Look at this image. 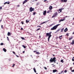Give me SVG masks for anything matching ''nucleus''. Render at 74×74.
I'll list each match as a JSON object with an SVG mask.
<instances>
[{
  "label": "nucleus",
  "mask_w": 74,
  "mask_h": 74,
  "mask_svg": "<svg viewBox=\"0 0 74 74\" xmlns=\"http://www.w3.org/2000/svg\"><path fill=\"white\" fill-rule=\"evenodd\" d=\"M72 70V68H71V70Z\"/></svg>",
  "instance_id": "53"
},
{
  "label": "nucleus",
  "mask_w": 74,
  "mask_h": 74,
  "mask_svg": "<svg viewBox=\"0 0 74 74\" xmlns=\"http://www.w3.org/2000/svg\"><path fill=\"white\" fill-rule=\"evenodd\" d=\"M14 66H15V64H13V65L12 66V67H14Z\"/></svg>",
  "instance_id": "36"
},
{
  "label": "nucleus",
  "mask_w": 74,
  "mask_h": 74,
  "mask_svg": "<svg viewBox=\"0 0 74 74\" xmlns=\"http://www.w3.org/2000/svg\"><path fill=\"white\" fill-rule=\"evenodd\" d=\"M73 19H74V17L73 18Z\"/></svg>",
  "instance_id": "63"
},
{
  "label": "nucleus",
  "mask_w": 74,
  "mask_h": 74,
  "mask_svg": "<svg viewBox=\"0 0 74 74\" xmlns=\"http://www.w3.org/2000/svg\"><path fill=\"white\" fill-rule=\"evenodd\" d=\"M0 10H2V7H0Z\"/></svg>",
  "instance_id": "42"
},
{
  "label": "nucleus",
  "mask_w": 74,
  "mask_h": 74,
  "mask_svg": "<svg viewBox=\"0 0 74 74\" xmlns=\"http://www.w3.org/2000/svg\"><path fill=\"white\" fill-rule=\"evenodd\" d=\"M2 21V19H1L0 20V22H1V21Z\"/></svg>",
  "instance_id": "49"
},
{
  "label": "nucleus",
  "mask_w": 74,
  "mask_h": 74,
  "mask_svg": "<svg viewBox=\"0 0 74 74\" xmlns=\"http://www.w3.org/2000/svg\"><path fill=\"white\" fill-rule=\"evenodd\" d=\"M34 8H32V7H31L29 9V11L30 12H32L33 11H34Z\"/></svg>",
  "instance_id": "5"
},
{
  "label": "nucleus",
  "mask_w": 74,
  "mask_h": 74,
  "mask_svg": "<svg viewBox=\"0 0 74 74\" xmlns=\"http://www.w3.org/2000/svg\"><path fill=\"white\" fill-rule=\"evenodd\" d=\"M27 1H28V0H25L23 3V4H24L25 3H26Z\"/></svg>",
  "instance_id": "10"
},
{
  "label": "nucleus",
  "mask_w": 74,
  "mask_h": 74,
  "mask_svg": "<svg viewBox=\"0 0 74 74\" xmlns=\"http://www.w3.org/2000/svg\"><path fill=\"white\" fill-rule=\"evenodd\" d=\"M59 74H62V73H60H60H59Z\"/></svg>",
  "instance_id": "61"
},
{
  "label": "nucleus",
  "mask_w": 74,
  "mask_h": 74,
  "mask_svg": "<svg viewBox=\"0 0 74 74\" xmlns=\"http://www.w3.org/2000/svg\"><path fill=\"white\" fill-rule=\"evenodd\" d=\"M35 1H37V0H35Z\"/></svg>",
  "instance_id": "55"
},
{
  "label": "nucleus",
  "mask_w": 74,
  "mask_h": 74,
  "mask_svg": "<svg viewBox=\"0 0 74 74\" xmlns=\"http://www.w3.org/2000/svg\"><path fill=\"white\" fill-rule=\"evenodd\" d=\"M10 4V2H5L4 3V4Z\"/></svg>",
  "instance_id": "15"
},
{
  "label": "nucleus",
  "mask_w": 74,
  "mask_h": 74,
  "mask_svg": "<svg viewBox=\"0 0 74 74\" xmlns=\"http://www.w3.org/2000/svg\"><path fill=\"white\" fill-rule=\"evenodd\" d=\"M40 30V28H39L38 29H37V30Z\"/></svg>",
  "instance_id": "43"
},
{
  "label": "nucleus",
  "mask_w": 74,
  "mask_h": 74,
  "mask_svg": "<svg viewBox=\"0 0 74 74\" xmlns=\"http://www.w3.org/2000/svg\"><path fill=\"white\" fill-rule=\"evenodd\" d=\"M61 1L62 3H66L67 1V0H61Z\"/></svg>",
  "instance_id": "7"
},
{
  "label": "nucleus",
  "mask_w": 74,
  "mask_h": 74,
  "mask_svg": "<svg viewBox=\"0 0 74 74\" xmlns=\"http://www.w3.org/2000/svg\"><path fill=\"white\" fill-rule=\"evenodd\" d=\"M72 61H74V57H73L72 58Z\"/></svg>",
  "instance_id": "28"
},
{
  "label": "nucleus",
  "mask_w": 74,
  "mask_h": 74,
  "mask_svg": "<svg viewBox=\"0 0 74 74\" xmlns=\"http://www.w3.org/2000/svg\"><path fill=\"white\" fill-rule=\"evenodd\" d=\"M10 35H11V33H10Z\"/></svg>",
  "instance_id": "56"
},
{
  "label": "nucleus",
  "mask_w": 74,
  "mask_h": 74,
  "mask_svg": "<svg viewBox=\"0 0 74 74\" xmlns=\"http://www.w3.org/2000/svg\"><path fill=\"white\" fill-rule=\"evenodd\" d=\"M63 30H64V28H63L61 30V32L62 33V32H63Z\"/></svg>",
  "instance_id": "14"
},
{
  "label": "nucleus",
  "mask_w": 74,
  "mask_h": 74,
  "mask_svg": "<svg viewBox=\"0 0 74 74\" xmlns=\"http://www.w3.org/2000/svg\"><path fill=\"white\" fill-rule=\"evenodd\" d=\"M63 9H59L58 10V12H59V13H60V12H62V10H63Z\"/></svg>",
  "instance_id": "8"
},
{
  "label": "nucleus",
  "mask_w": 74,
  "mask_h": 74,
  "mask_svg": "<svg viewBox=\"0 0 74 74\" xmlns=\"http://www.w3.org/2000/svg\"><path fill=\"white\" fill-rule=\"evenodd\" d=\"M36 74H38V73H36Z\"/></svg>",
  "instance_id": "64"
},
{
  "label": "nucleus",
  "mask_w": 74,
  "mask_h": 74,
  "mask_svg": "<svg viewBox=\"0 0 74 74\" xmlns=\"http://www.w3.org/2000/svg\"><path fill=\"white\" fill-rule=\"evenodd\" d=\"M32 2H34V1H35V0H34L33 1H32Z\"/></svg>",
  "instance_id": "45"
},
{
  "label": "nucleus",
  "mask_w": 74,
  "mask_h": 74,
  "mask_svg": "<svg viewBox=\"0 0 74 74\" xmlns=\"http://www.w3.org/2000/svg\"><path fill=\"white\" fill-rule=\"evenodd\" d=\"M26 23H28V22H29V21H27V20H26Z\"/></svg>",
  "instance_id": "25"
},
{
  "label": "nucleus",
  "mask_w": 74,
  "mask_h": 74,
  "mask_svg": "<svg viewBox=\"0 0 74 74\" xmlns=\"http://www.w3.org/2000/svg\"><path fill=\"white\" fill-rule=\"evenodd\" d=\"M47 22V21H45V22H43V23H41V24H44V23H46Z\"/></svg>",
  "instance_id": "23"
},
{
  "label": "nucleus",
  "mask_w": 74,
  "mask_h": 74,
  "mask_svg": "<svg viewBox=\"0 0 74 74\" xmlns=\"http://www.w3.org/2000/svg\"><path fill=\"white\" fill-rule=\"evenodd\" d=\"M33 70H34V71L35 73H36V69L35 68H33Z\"/></svg>",
  "instance_id": "18"
},
{
  "label": "nucleus",
  "mask_w": 74,
  "mask_h": 74,
  "mask_svg": "<svg viewBox=\"0 0 74 74\" xmlns=\"http://www.w3.org/2000/svg\"><path fill=\"white\" fill-rule=\"evenodd\" d=\"M64 73H67V70H65L64 71Z\"/></svg>",
  "instance_id": "39"
},
{
  "label": "nucleus",
  "mask_w": 74,
  "mask_h": 74,
  "mask_svg": "<svg viewBox=\"0 0 74 74\" xmlns=\"http://www.w3.org/2000/svg\"><path fill=\"white\" fill-rule=\"evenodd\" d=\"M47 1V0H45L44 1L45 2H46V1Z\"/></svg>",
  "instance_id": "44"
},
{
  "label": "nucleus",
  "mask_w": 74,
  "mask_h": 74,
  "mask_svg": "<svg viewBox=\"0 0 74 74\" xmlns=\"http://www.w3.org/2000/svg\"><path fill=\"white\" fill-rule=\"evenodd\" d=\"M68 29H67V28H66V29L64 30V32H66L67 31V30Z\"/></svg>",
  "instance_id": "13"
},
{
  "label": "nucleus",
  "mask_w": 74,
  "mask_h": 74,
  "mask_svg": "<svg viewBox=\"0 0 74 74\" xmlns=\"http://www.w3.org/2000/svg\"><path fill=\"white\" fill-rule=\"evenodd\" d=\"M7 40L8 41H10V40H9V38H8V37H7Z\"/></svg>",
  "instance_id": "33"
},
{
  "label": "nucleus",
  "mask_w": 74,
  "mask_h": 74,
  "mask_svg": "<svg viewBox=\"0 0 74 74\" xmlns=\"http://www.w3.org/2000/svg\"><path fill=\"white\" fill-rule=\"evenodd\" d=\"M39 5V3H37L36 4V5Z\"/></svg>",
  "instance_id": "40"
},
{
  "label": "nucleus",
  "mask_w": 74,
  "mask_h": 74,
  "mask_svg": "<svg viewBox=\"0 0 74 74\" xmlns=\"http://www.w3.org/2000/svg\"><path fill=\"white\" fill-rule=\"evenodd\" d=\"M50 62L51 63H52L53 62H54V63H56V58L55 57H54L53 58H51L49 60Z\"/></svg>",
  "instance_id": "2"
},
{
  "label": "nucleus",
  "mask_w": 74,
  "mask_h": 74,
  "mask_svg": "<svg viewBox=\"0 0 74 74\" xmlns=\"http://www.w3.org/2000/svg\"><path fill=\"white\" fill-rule=\"evenodd\" d=\"M49 10H52V6H50L49 7Z\"/></svg>",
  "instance_id": "16"
},
{
  "label": "nucleus",
  "mask_w": 74,
  "mask_h": 74,
  "mask_svg": "<svg viewBox=\"0 0 74 74\" xmlns=\"http://www.w3.org/2000/svg\"><path fill=\"white\" fill-rule=\"evenodd\" d=\"M43 15H45V14H46V13H47V11L46 10L45 11L43 12Z\"/></svg>",
  "instance_id": "9"
},
{
  "label": "nucleus",
  "mask_w": 74,
  "mask_h": 74,
  "mask_svg": "<svg viewBox=\"0 0 74 74\" xmlns=\"http://www.w3.org/2000/svg\"><path fill=\"white\" fill-rule=\"evenodd\" d=\"M8 36H10V32H9L8 33Z\"/></svg>",
  "instance_id": "34"
},
{
  "label": "nucleus",
  "mask_w": 74,
  "mask_h": 74,
  "mask_svg": "<svg viewBox=\"0 0 74 74\" xmlns=\"http://www.w3.org/2000/svg\"><path fill=\"white\" fill-rule=\"evenodd\" d=\"M67 16H65V18H67Z\"/></svg>",
  "instance_id": "54"
},
{
  "label": "nucleus",
  "mask_w": 74,
  "mask_h": 74,
  "mask_svg": "<svg viewBox=\"0 0 74 74\" xmlns=\"http://www.w3.org/2000/svg\"><path fill=\"white\" fill-rule=\"evenodd\" d=\"M59 30H58V29L57 31H56V32H55V33H58V32H59Z\"/></svg>",
  "instance_id": "22"
},
{
  "label": "nucleus",
  "mask_w": 74,
  "mask_h": 74,
  "mask_svg": "<svg viewBox=\"0 0 74 74\" xmlns=\"http://www.w3.org/2000/svg\"><path fill=\"white\" fill-rule=\"evenodd\" d=\"M51 11L50 10H49V11H48L47 12V13H49V12H50Z\"/></svg>",
  "instance_id": "30"
},
{
  "label": "nucleus",
  "mask_w": 74,
  "mask_h": 74,
  "mask_svg": "<svg viewBox=\"0 0 74 74\" xmlns=\"http://www.w3.org/2000/svg\"><path fill=\"white\" fill-rule=\"evenodd\" d=\"M61 62L63 63V62H64V61H63V60H61Z\"/></svg>",
  "instance_id": "21"
},
{
  "label": "nucleus",
  "mask_w": 74,
  "mask_h": 74,
  "mask_svg": "<svg viewBox=\"0 0 74 74\" xmlns=\"http://www.w3.org/2000/svg\"><path fill=\"white\" fill-rule=\"evenodd\" d=\"M51 65L52 66L53 65H54V64H52Z\"/></svg>",
  "instance_id": "57"
},
{
  "label": "nucleus",
  "mask_w": 74,
  "mask_h": 74,
  "mask_svg": "<svg viewBox=\"0 0 74 74\" xmlns=\"http://www.w3.org/2000/svg\"><path fill=\"white\" fill-rule=\"evenodd\" d=\"M3 51H4L5 52H6V51H7V50L5 49V48H3Z\"/></svg>",
  "instance_id": "12"
},
{
  "label": "nucleus",
  "mask_w": 74,
  "mask_h": 74,
  "mask_svg": "<svg viewBox=\"0 0 74 74\" xmlns=\"http://www.w3.org/2000/svg\"><path fill=\"white\" fill-rule=\"evenodd\" d=\"M58 15V13L57 12H56L54 14H53V16H52V18H54V17H55V16H56Z\"/></svg>",
  "instance_id": "4"
},
{
  "label": "nucleus",
  "mask_w": 74,
  "mask_h": 74,
  "mask_svg": "<svg viewBox=\"0 0 74 74\" xmlns=\"http://www.w3.org/2000/svg\"><path fill=\"white\" fill-rule=\"evenodd\" d=\"M71 44H74V40H73L72 42H71Z\"/></svg>",
  "instance_id": "19"
},
{
  "label": "nucleus",
  "mask_w": 74,
  "mask_h": 74,
  "mask_svg": "<svg viewBox=\"0 0 74 74\" xmlns=\"http://www.w3.org/2000/svg\"><path fill=\"white\" fill-rule=\"evenodd\" d=\"M3 45V43H1L0 44L1 45Z\"/></svg>",
  "instance_id": "27"
},
{
  "label": "nucleus",
  "mask_w": 74,
  "mask_h": 74,
  "mask_svg": "<svg viewBox=\"0 0 74 74\" xmlns=\"http://www.w3.org/2000/svg\"><path fill=\"white\" fill-rule=\"evenodd\" d=\"M53 56H55V55H53Z\"/></svg>",
  "instance_id": "60"
},
{
  "label": "nucleus",
  "mask_w": 74,
  "mask_h": 74,
  "mask_svg": "<svg viewBox=\"0 0 74 74\" xmlns=\"http://www.w3.org/2000/svg\"><path fill=\"white\" fill-rule=\"evenodd\" d=\"M51 33L52 32H51L49 33H46V36H49L48 38V41L49 42V39H50V38H51V36H52V35H51Z\"/></svg>",
  "instance_id": "1"
},
{
  "label": "nucleus",
  "mask_w": 74,
  "mask_h": 74,
  "mask_svg": "<svg viewBox=\"0 0 74 74\" xmlns=\"http://www.w3.org/2000/svg\"><path fill=\"white\" fill-rule=\"evenodd\" d=\"M21 30H23V28H21Z\"/></svg>",
  "instance_id": "48"
},
{
  "label": "nucleus",
  "mask_w": 74,
  "mask_h": 74,
  "mask_svg": "<svg viewBox=\"0 0 74 74\" xmlns=\"http://www.w3.org/2000/svg\"><path fill=\"white\" fill-rule=\"evenodd\" d=\"M38 27H41V26H38Z\"/></svg>",
  "instance_id": "52"
},
{
  "label": "nucleus",
  "mask_w": 74,
  "mask_h": 74,
  "mask_svg": "<svg viewBox=\"0 0 74 74\" xmlns=\"http://www.w3.org/2000/svg\"><path fill=\"white\" fill-rule=\"evenodd\" d=\"M33 14L34 15L36 14V12H34L33 13Z\"/></svg>",
  "instance_id": "31"
},
{
  "label": "nucleus",
  "mask_w": 74,
  "mask_h": 74,
  "mask_svg": "<svg viewBox=\"0 0 74 74\" xmlns=\"http://www.w3.org/2000/svg\"><path fill=\"white\" fill-rule=\"evenodd\" d=\"M16 56L18 57H19V56H17L15 54Z\"/></svg>",
  "instance_id": "46"
},
{
  "label": "nucleus",
  "mask_w": 74,
  "mask_h": 74,
  "mask_svg": "<svg viewBox=\"0 0 74 74\" xmlns=\"http://www.w3.org/2000/svg\"><path fill=\"white\" fill-rule=\"evenodd\" d=\"M36 54H40V53H39V52H36Z\"/></svg>",
  "instance_id": "24"
},
{
  "label": "nucleus",
  "mask_w": 74,
  "mask_h": 74,
  "mask_svg": "<svg viewBox=\"0 0 74 74\" xmlns=\"http://www.w3.org/2000/svg\"><path fill=\"white\" fill-rule=\"evenodd\" d=\"M59 24H57V25L54 26L53 27L51 28V30H56V29H57V27H58L59 26Z\"/></svg>",
  "instance_id": "3"
},
{
  "label": "nucleus",
  "mask_w": 74,
  "mask_h": 74,
  "mask_svg": "<svg viewBox=\"0 0 74 74\" xmlns=\"http://www.w3.org/2000/svg\"><path fill=\"white\" fill-rule=\"evenodd\" d=\"M44 68L45 69V70H47V67H45Z\"/></svg>",
  "instance_id": "41"
},
{
  "label": "nucleus",
  "mask_w": 74,
  "mask_h": 74,
  "mask_svg": "<svg viewBox=\"0 0 74 74\" xmlns=\"http://www.w3.org/2000/svg\"><path fill=\"white\" fill-rule=\"evenodd\" d=\"M58 30H59V31L60 30H61V28H59Z\"/></svg>",
  "instance_id": "38"
},
{
  "label": "nucleus",
  "mask_w": 74,
  "mask_h": 74,
  "mask_svg": "<svg viewBox=\"0 0 74 74\" xmlns=\"http://www.w3.org/2000/svg\"><path fill=\"white\" fill-rule=\"evenodd\" d=\"M21 23H22V25H23L24 23H23V22H21Z\"/></svg>",
  "instance_id": "47"
},
{
  "label": "nucleus",
  "mask_w": 74,
  "mask_h": 74,
  "mask_svg": "<svg viewBox=\"0 0 74 74\" xmlns=\"http://www.w3.org/2000/svg\"><path fill=\"white\" fill-rule=\"evenodd\" d=\"M23 53H25V51H23Z\"/></svg>",
  "instance_id": "51"
},
{
  "label": "nucleus",
  "mask_w": 74,
  "mask_h": 74,
  "mask_svg": "<svg viewBox=\"0 0 74 74\" xmlns=\"http://www.w3.org/2000/svg\"><path fill=\"white\" fill-rule=\"evenodd\" d=\"M12 52L13 53H14V54H15L16 53H15V52L14 51H12Z\"/></svg>",
  "instance_id": "35"
},
{
  "label": "nucleus",
  "mask_w": 74,
  "mask_h": 74,
  "mask_svg": "<svg viewBox=\"0 0 74 74\" xmlns=\"http://www.w3.org/2000/svg\"><path fill=\"white\" fill-rule=\"evenodd\" d=\"M1 27L2 29H3V25H1Z\"/></svg>",
  "instance_id": "37"
},
{
  "label": "nucleus",
  "mask_w": 74,
  "mask_h": 74,
  "mask_svg": "<svg viewBox=\"0 0 74 74\" xmlns=\"http://www.w3.org/2000/svg\"><path fill=\"white\" fill-rule=\"evenodd\" d=\"M53 73H55V72H57V71L56 69H54L53 70Z\"/></svg>",
  "instance_id": "11"
},
{
  "label": "nucleus",
  "mask_w": 74,
  "mask_h": 74,
  "mask_svg": "<svg viewBox=\"0 0 74 74\" xmlns=\"http://www.w3.org/2000/svg\"><path fill=\"white\" fill-rule=\"evenodd\" d=\"M22 47H23V48H26V46H25L23 45Z\"/></svg>",
  "instance_id": "26"
},
{
  "label": "nucleus",
  "mask_w": 74,
  "mask_h": 74,
  "mask_svg": "<svg viewBox=\"0 0 74 74\" xmlns=\"http://www.w3.org/2000/svg\"><path fill=\"white\" fill-rule=\"evenodd\" d=\"M62 35H61V36H60L59 37V38H60V39H61V38H62Z\"/></svg>",
  "instance_id": "20"
},
{
  "label": "nucleus",
  "mask_w": 74,
  "mask_h": 74,
  "mask_svg": "<svg viewBox=\"0 0 74 74\" xmlns=\"http://www.w3.org/2000/svg\"><path fill=\"white\" fill-rule=\"evenodd\" d=\"M73 38V37L72 36H71V38H69V40H71Z\"/></svg>",
  "instance_id": "17"
},
{
  "label": "nucleus",
  "mask_w": 74,
  "mask_h": 74,
  "mask_svg": "<svg viewBox=\"0 0 74 74\" xmlns=\"http://www.w3.org/2000/svg\"><path fill=\"white\" fill-rule=\"evenodd\" d=\"M21 38L22 40H25V38L23 37H21Z\"/></svg>",
  "instance_id": "29"
},
{
  "label": "nucleus",
  "mask_w": 74,
  "mask_h": 74,
  "mask_svg": "<svg viewBox=\"0 0 74 74\" xmlns=\"http://www.w3.org/2000/svg\"><path fill=\"white\" fill-rule=\"evenodd\" d=\"M65 18H66V17H64L63 19L60 20L59 21V22H61L62 21H65V20H66V19H65Z\"/></svg>",
  "instance_id": "6"
},
{
  "label": "nucleus",
  "mask_w": 74,
  "mask_h": 74,
  "mask_svg": "<svg viewBox=\"0 0 74 74\" xmlns=\"http://www.w3.org/2000/svg\"><path fill=\"white\" fill-rule=\"evenodd\" d=\"M34 52H36V51H34Z\"/></svg>",
  "instance_id": "50"
},
{
  "label": "nucleus",
  "mask_w": 74,
  "mask_h": 74,
  "mask_svg": "<svg viewBox=\"0 0 74 74\" xmlns=\"http://www.w3.org/2000/svg\"><path fill=\"white\" fill-rule=\"evenodd\" d=\"M63 72H64V71H62L61 72H60V73L62 74L63 73Z\"/></svg>",
  "instance_id": "32"
},
{
  "label": "nucleus",
  "mask_w": 74,
  "mask_h": 74,
  "mask_svg": "<svg viewBox=\"0 0 74 74\" xmlns=\"http://www.w3.org/2000/svg\"><path fill=\"white\" fill-rule=\"evenodd\" d=\"M39 37H40V36H39Z\"/></svg>",
  "instance_id": "62"
},
{
  "label": "nucleus",
  "mask_w": 74,
  "mask_h": 74,
  "mask_svg": "<svg viewBox=\"0 0 74 74\" xmlns=\"http://www.w3.org/2000/svg\"><path fill=\"white\" fill-rule=\"evenodd\" d=\"M52 24H51V26H52Z\"/></svg>",
  "instance_id": "59"
},
{
  "label": "nucleus",
  "mask_w": 74,
  "mask_h": 74,
  "mask_svg": "<svg viewBox=\"0 0 74 74\" xmlns=\"http://www.w3.org/2000/svg\"><path fill=\"white\" fill-rule=\"evenodd\" d=\"M53 67H55V65H53Z\"/></svg>",
  "instance_id": "58"
}]
</instances>
